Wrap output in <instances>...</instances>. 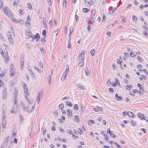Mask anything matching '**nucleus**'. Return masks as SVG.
Instances as JSON below:
<instances>
[{
    "instance_id": "1",
    "label": "nucleus",
    "mask_w": 148,
    "mask_h": 148,
    "mask_svg": "<svg viewBox=\"0 0 148 148\" xmlns=\"http://www.w3.org/2000/svg\"><path fill=\"white\" fill-rule=\"evenodd\" d=\"M25 98L27 101L29 102V104L28 107L27 108L25 107V108L24 109L26 110L27 112H28L30 113L33 111L34 109L35 106H31L32 104L30 103V100L27 97V96L25 97Z\"/></svg>"
},
{
    "instance_id": "2",
    "label": "nucleus",
    "mask_w": 148,
    "mask_h": 148,
    "mask_svg": "<svg viewBox=\"0 0 148 148\" xmlns=\"http://www.w3.org/2000/svg\"><path fill=\"white\" fill-rule=\"evenodd\" d=\"M66 66H67V67L66 69L65 72L63 74L61 78V80L62 81H63L64 80L66 77L67 74H68L69 71V66H68V65H67Z\"/></svg>"
},
{
    "instance_id": "3",
    "label": "nucleus",
    "mask_w": 148,
    "mask_h": 148,
    "mask_svg": "<svg viewBox=\"0 0 148 148\" xmlns=\"http://www.w3.org/2000/svg\"><path fill=\"white\" fill-rule=\"evenodd\" d=\"M3 11L5 14L7 16H10L11 12L10 10L7 7H5L3 8Z\"/></svg>"
},
{
    "instance_id": "4",
    "label": "nucleus",
    "mask_w": 148,
    "mask_h": 148,
    "mask_svg": "<svg viewBox=\"0 0 148 148\" xmlns=\"http://www.w3.org/2000/svg\"><path fill=\"white\" fill-rule=\"evenodd\" d=\"M2 96L3 99H5L7 97V91L6 89L4 88L3 91Z\"/></svg>"
},
{
    "instance_id": "5",
    "label": "nucleus",
    "mask_w": 148,
    "mask_h": 148,
    "mask_svg": "<svg viewBox=\"0 0 148 148\" xmlns=\"http://www.w3.org/2000/svg\"><path fill=\"white\" fill-rule=\"evenodd\" d=\"M26 34L27 36V38H29L30 37L33 38V36L32 35V33L31 32V30L29 29L26 30Z\"/></svg>"
},
{
    "instance_id": "6",
    "label": "nucleus",
    "mask_w": 148,
    "mask_h": 148,
    "mask_svg": "<svg viewBox=\"0 0 148 148\" xmlns=\"http://www.w3.org/2000/svg\"><path fill=\"white\" fill-rule=\"evenodd\" d=\"M10 74H11V76H14L15 75V69L14 68H11V69H10Z\"/></svg>"
},
{
    "instance_id": "7",
    "label": "nucleus",
    "mask_w": 148,
    "mask_h": 148,
    "mask_svg": "<svg viewBox=\"0 0 148 148\" xmlns=\"http://www.w3.org/2000/svg\"><path fill=\"white\" fill-rule=\"evenodd\" d=\"M3 55L4 56V60L5 61H7L8 60V56L7 52L4 51L3 52Z\"/></svg>"
},
{
    "instance_id": "8",
    "label": "nucleus",
    "mask_w": 148,
    "mask_h": 148,
    "mask_svg": "<svg viewBox=\"0 0 148 148\" xmlns=\"http://www.w3.org/2000/svg\"><path fill=\"white\" fill-rule=\"evenodd\" d=\"M6 119H2V125L4 129H5L6 126Z\"/></svg>"
},
{
    "instance_id": "9",
    "label": "nucleus",
    "mask_w": 148,
    "mask_h": 148,
    "mask_svg": "<svg viewBox=\"0 0 148 148\" xmlns=\"http://www.w3.org/2000/svg\"><path fill=\"white\" fill-rule=\"evenodd\" d=\"M107 132L108 134H110L112 137H115V135L112 134V132L110 130L109 128L107 129Z\"/></svg>"
},
{
    "instance_id": "10",
    "label": "nucleus",
    "mask_w": 148,
    "mask_h": 148,
    "mask_svg": "<svg viewBox=\"0 0 148 148\" xmlns=\"http://www.w3.org/2000/svg\"><path fill=\"white\" fill-rule=\"evenodd\" d=\"M14 99H16L17 97L18 94V90L17 89H15L14 91Z\"/></svg>"
},
{
    "instance_id": "11",
    "label": "nucleus",
    "mask_w": 148,
    "mask_h": 148,
    "mask_svg": "<svg viewBox=\"0 0 148 148\" xmlns=\"http://www.w3.org/2000/svg\"><path fill=\"white\" fill-rule=\"evenodd\" d=\"M138 117L140 118L141 119H144V116L142 114L139 113L137 114Z\"/></svg>"
},
{
    "instance_id": "12",
    "label": "nucleus",
    "mask_w": 148,
    "mask_h": 148,
    "mask_svg": "<svg viewBox=\"0 0 148 148\" xmlns=\"http://www.w3.org/2000/svg\"><path fill=\"white\" fill-rule=\"evenodd\" d=\"M85 74L88 76L90 74V70L88 69V68H86L85 69Z\"/></svg>"
},
{
    "instance_id": "13",
    "label": "nucleus",
    "mask_w": 148,
    "mask_h": 148,
    "mask_svg": "<svg viewBox=\"0 0 148 148\" xmlns=\"http://www.w3.org/2000/svg\"><path fill=\"white\" fill-rule=\"evenodd\" d=\"M67 113L68 116L69 117H71L72 116V112L71 110L68 109L67 110Z\"/></svg>"
},
{
    "instance_id": "14",
    "label": "nucleus",
    "mask_w": 148,
    "mask_h": 148,
    "mask_svg": "<svg viewBox=\"0 0 148 148\" xmlns=\"http://www.w3.org/2000/svg\"><path fill=\"white\" fill-rule=\"evenodd\" d=\"M127 115L130 117H134V114L131 112L129 111L127 112Z\"/></svg>"
},
{
    "instance_id": "15",
    "label": "nucleus",
    "mask_w": 148,
    "mask_h": 148,
    "mask_svg": "<svg viewBox=\"0 0 148 148\" xmlns=\"http://www.w3.org/2000/svg\"><path fill=\"white\" fill-rule=\"evenodd\" d=\"M85 55V52L83 51H82L79 55V58H85V57L84 56Z\"/></svg>"
},
{
    "instance_id": "16",
    "label": "nucleus",
    "mask_w": 148,
    "mask_h": 148,
    "mask_svg": "<svg viewBox=\"0 0 148 148\" xmlns=\"http://www.w3.org/2000/svg\"><path fill=\"white\" fill-rule=\"evenodd\" d=\"M81 110L83 113H85L86 112L85 108V105L83 104H82L81 106Z\"/></svg>"
},
{
    "instance_id": "17",
    "label": "nucleus",
    "mask_w": 148,
    "mask_h": 148,
    "mask_svg": "<svg viewBox=\"0 0 148 148\" xmlns=\"http://www.w3.org/2000/svg\"><path fill=\"white\" fill-rule=\"evenodd\" d=\"M40 36L38 33H37L35 35V36L34 35V37L33 39V41H34V39H35V38H38L39 39H40Z\"/></svg>"
},
{
    "instance_id": "18",
    "label": "nucleus",
    "mask_w": 148,
    "mask_h": 148,
    "mask_svg": "<svg viewBox=\"0 0 148 148\" xmlns=\"http://www.w3.org/2000/svg\"><path fill=\"white\" fill-rule=\"evenodd\" d=\"M45 18L44 17L43 18V21H42V24L43 25L46 27L47 26V25L46 22L45 21Z\"/></svg>"
},
{
    "instance_id": "19",
    "label": "nucleus",
    "mask_w": 148,
    "mask_h": 148,
    "mask_svg": "<svg viewBox=\"0 0 148 148\" xmlns=\"http://www.w3.org/2000/svg\"><path fill=\"white\" fill-rule=\"evenodd\" d=\"M65 103H66L67 106H70L71 107L73 105V104L71 103V102L70 101H66L65 102Z\"/></svg>"
},
{
    "instance_id": "20",
    "label": "nucleus",
    "mask_w": 148,
    "mask_h": 148,
    "mask_svg": "<svg viewBox=\"0 0 148 148\" xmlns=\"http://www.w3.org/2000/svg\"><path fill=\"white\" fill-rule=\"evenodd\" d=\"M136 122L133 120H132L131 121V123L132 125L134 126L136 125Z\"/></svg>"
},
{
    "instance_id": "21",
    "label": "nucleus",
    "mask_w": 148,
    "mask_h": 148,
    "mask_svg": "<svg viewBox=\"0 0 148 148\" xmlns=\"http://www.w3.org/2000/svg\"><path fill=\"white\" fill-rule=\"evenodd\" d=\"M92 22L91 21L90 23V24L88 26V27H87V30L88 31L90 32V26L92 25Z\"/></svg>"
},
{
    "instance_id": "22",
    "label": "nucleus",
    "mask_w": 148,
    "mask_h": 148,
    "mask_svg": "<svg viewBox=\"0 0 148 148\" xmlns=\"http://www.w3.org/2000/svg\"><path fill=\"white\" fill-rule=\"evenodd\" d=\"M19 0H15L14 3V5H18L19 4Z\"/></svg>"
},
{
    "instance_id": "23",
    "label": "nucleus",
    "mask_w": 148,
    "mask_h": 148,
    "mask_svg": "<svg viewBox=\"0 0 148 148\" xmlns=\"http://www.w3.org/2000/svg\"><path fill=\"white\" fill-rule=\"evenodd\" d=\"M95 49L91 50L90 51V53L92 56H93L95 54Z\"/></svg>"
},
{
    "instance_id": "24",
    "label": "nucleus",
    "mask_w": 148,
    "mask_h": 148,
    "mask_svg": "<svg viewBox=\"0 0 148 148\" xmlns=\"http://www.w3.org/2000/svg\"><path fill=\"white\" fill-rule=\"evenodd\" d=\"M12 20L13 21H14V22H19V23H22L23 22V21L22 20H18V21H17L16 20V19H12Z\"/></svg>"
},
{
    "instance_id": "25",
    "label": "nucleus",
    "mask_w": 148,
    "mask_h": 148,
    "mask_svg": "<svg viewBox=\"0 0 148 148\" xmlns=\"http://www.w3.org/2000/svg\"><path fill=\"white\" fill-rule=\"evenodd\" d=\"M89 10L88 8H84L83 9V11L84 13H87L88 12Z\"/></svg>"
},
{
    "instance_id": "26",
    "label": "nucleus",
    "mask_w": 148,
    "mask_h": 148,
    "mask_svg": "<svg viewBox=\"0 0 148 148\" xmlns=\"http://www.w3.org/2000/svg\"><path fill=\"white\" fill-rule=\"evenodd\" d=\"M130 55L132 57H134L136 56L135 54L133 53L132 51L130 53Z\"/></svg>"
},
{
    "instance_id": "27",
    "label": "nucleus",
    "mask_w": 148,
    "mask_h": 148,
    "mask_svg": "<svg viewBox=\"0 0 148 148\" xmlns=\"http://www.w3.org/2000/svg\"><path fill=\"white\" fill-rule=\"evenodd\" d=\"M19 118H20L19 120H20V123H21L23 120V116H22L21 114H20L19 115Z\"/></svg>"
},
{
    "instance_id": "28",
    "label": "nucleus",
    "mask_w": 148,
    "mask_h": 148,
    "mask_svg": "<svg viewBox=\"0 0 148 148\" xmlns=\"http://www.w3.org/2000/svg\"><path fill=\"white\" fill-rule=\"evenodd\" d=\"M46 33H47V32L46 30H43L42 32V34L45 38V37L46 36Z\"/></svg>"
},
{
    "instance_id": "29",
    "label": "nucleus",
    "mask_w": 148,
    "mask_h": 148,
    "mask_svg": "<svg viewBox=\"0 0 148 148\" xmlns=\"http://www.w3.org/2000/svg\"><path fill=\"white\" fill-rule=\"evenodd\" d=\"M84 62H79L78 64V66L79 67H82L84 64Z\"/></svg>"
},
{
    "instance_id": "30",
    "label": "nucleus",
    "mask_w": 148,
    "mask_h": 148,
    "mask_svg": "<svg viewBox=\"0 0 148 148\" xmlns=\"http://www.w3.org/2000/svg\"><path fill=\"white\" fill-rule=\"evenodd\" d=\"M132 18L133 21H137V18L135 15H133Z\"/></svg>"
},
{
    "instance_id": "31",
    "label": "nucleus",
    "mask_w": 148,
    "mask_h": 148,
    "mask_svg": "<svg viewBox=\"0 0 148 148\" xmlns=\"http://www.w3.org/2000/svg\"><path fill=\"white\" fill-rule=\"evenodd\" d=\"M125 86V88L126 89L130 90L132 86V85L130 84V85H127Z\"/></svg>"
},
{
    "instance_id": "32",
    "label": "nucleus",
    "mask_w": 148,
    "mask_h": 148,
    "mask_svg": "<svg viewBox=\"0 0 148 148\" xmlns=\"http://www.w3.org/2000/svg\"><path fill=\"white\" fill-rule=\"evenodd\" d=\"M10 31H9L8 32V33L7 34L8 38H12V36L10 34Z\"/></svg>"
},
{
    "instance_id": "33",
    "label": "nucleus",
    "mask_w": 148,
    "mask_h": 148,
    "mask_svg": "<svg viewBox=\"0 0 148 148\" xmlns=\"http://www.w3.org/2000/svg\"><path fill=\"white\" fill-rule=\"evenodd\" d=\"M104 136L105 137V139L106 140H108V136L107 134H104Z\"/></svg>"
},
{
    "instance_id": "34",
    "label": "nucleus",
    "mask_w": 148,
    "mask_h": 148,
    "mask_svg": "<svg viewBox=\"0 0 148 148\" xmlns=\"http://www.w3.org/2000/svg\"><path fill=\"white\" fill-rule=\"evenodd\" d=\"M8 40L9 42L11 43V44H13L14 43V40H12V38H8Z\"/></svg>"
},
{
    "instance_id": "35",
    "label": "nucleus",
    "mask_w": 148,
    "mask_h": 148,
    "mask_svg": "<svg viewBox=\"0 0 148 148\" xmlns=\"http://www.w3.org/2000/svg\"><path fill=\"white\" fill-rule=\"evenodd\" d=\"M74 119L76 122H79L78 117V116H77V115H75V116Z\"/></svg>"
},
{
    "instance_id": "36",
    "label": "nucleus",
    "mask_w": 148,
    "mask_h": 148,
    "mask_svg": "<svg viewBox=\"0 0 148 148\" xmlns=\"http://www.w3.org/2000/svg\"><path fill=\"white\" fill-rule=\"evenodd\" d=\"M77 86H78V87L82 89H83L84 88V87H83V85H82L81 84H78L77 85Z\"/></svg>"
},
{
    "instance_id": "37",
    "label": "nucleus",
    "mask_w": 148,
    "mask_h": 148,
    "mask_svg": "<svg viewBox=\"0 0 148 148\" xmlns=\"http://www.w3.org/2000/svg\"><path fill=\"white\" fill-rule=\"evenodd\" d=\"M64 105L63 104H60L59 106V108L60 109H62L64 108Z\"/></svg>"
},
{
    "instance_id": "38",
    "label": "nucleus",
    "mask_w": 148,
    "mask_h": 148,
    "mask_svg": "<svg viewBox=\"0 0 148 148\" xmlns=\"http://www.w3.org/2000/svg\"><path fill=\"white\" fill-rule=\"evenodd\" d=\"M78 106L77 104H76L74 105V109L75 110H78Z\"/></svg>"
},
{
    "instance_id": "39",
    "label": "nucleus",
    "mask_w": 148,
    "mask_h": 148,
    "mask_svg": "<svg viewBox=\"0 0 148 148\" xmlns=\"http://www.w3.org/2000/svg\"><path fill=\"white\" fill-rule=\"evenodd\" d=\"M28 70L29 71V72L30 74L32 76H33V75H34V72H33L32 70L31 69H28Z\"/></svg>"
},
{
    "instance_id": "40",
    "label": "nucleus",
    "mask_w": 148,
    "mask_h": 148,
    "mask_svg": "<svg viewBox=\"0 0 148 148\" xmlns=\"http://www.w3.org/2000/svg\"><path fill=\"white\" fill-rule=\"evenodd\" d=\"M42 95V92L41 91L38 92L37 93V97H38L39 98H40V96Z\"/></svg>"
},
{
    "instance_id": "41",
    "label": "nucleus",
    "mask_w": 148,
    "mask_h": 148,
    "mask_svg": "<svg viewBox=\"0 0 148 148\" xmlns=\"http://www.w3.org/2000/svg\"><path fill=\"white\" fill-rule=\"evenodd\" d=\"M137 86L138 87H139V90H141L143 88V87H141L142 85H140L139 83L137 84Z\"/></svg>"
},
{
    "instance_id": "42",
    "label": "nucleus",
    "mask_w": 148,
    "mask_h": 148,
    "mask_svg": "<svg viewBox=\"0 0 148 148\" xmlns=\"http://www.w3.org/2000/svg\"><path fill=\"white\" fill-rule=\"evenodd\" d=\"M19 13L20 14L23 15V10L22 9H20L19 10Z\"/></svg>"
},
{
    "instance_id": "43",
    "label": "nucleus",
    "mask_w": 148,
    "mask_h": 148,
    "mask_svg": "<svg viewBox=\"0 0 148 148\" xmlns=\"http://www.w3.org/2000/svg\"><path fill=\"white\" fill-rule=\"evenodd\" d=\"M27 6L29 9H31L32 8V5L31 3H28L27 4Z\"/></svg>"
},
{
    "instance_id": "44",
    "label": "nucleus",
    "mask_w": 148,
    "mask_h": 148,
    "mask_svg": "<svg viewBox=\"0 0 148 148\" xmlns=\"http://www.w3.org/2000/svg\"><path fill=\"white\" fill-rule=\"evenodd\" d=\"M114 143L115 145H116V146L118 148H121V147L120 145H119L118 144H117V143L116 142H114Z\"/></svg>"
},
{
    "instance_id": "45",
    "label": "nucleus",
    "mask_w": 148,
    "mask_h": 148,
    "mask_svg": "<svg viewBox=\"0 0 148 148\" xmlns=\"http://www.w3.org/2000/svg\"><path fill=\"white\" fill-rule=\"evenodd\" d=\"M106 16L105 14H103V18L102 19V21H104L106 20Z\"/></svg>"
},
{
    "instance_id": "46",
    "label": "nucleus",
    "mask_w": 148,
    "mask_h": 148,
    "mask_svg": "<svg viewBox=\"0 0 148 148\" xmlns=\"http://www.w3.org/2000/svg\"><path fill=\"white\" fill-rule=\"evenodd\" d=\"M116 99L117 100H120L122 99V98L121 96H118Z\"/></svg>"
},
{
    "instance_id": "47",
    "label": "nucleus",
    "mask_w": 148,
    "mask_h": 148,
    "mask_svg": "<svg viewBox=\"0 0 148 148\" xmlns=\"http://www.w3.org/2000/svg\"><path fill=\"white\" fill-rule=\"evenodd\" d=\"M39 66L40 68H42L43 67V64L41 61L39 62Z\"/></svg>"
},
{
    "instance_id": "48",
    "label": "nucleus",
    "mask_w": 148,
    "mask_h": 148,
    "mask_svg": "<svg viewBox=\"0 0 148 148\" xmlns=\"http://www.w3.org/2000/svg\"><path fill=\"white\" fill-rule=\"evenodd\" d=\"M78 132L80 134H82L83 133V132L80 128L79 129Z\"/></svg>"
},
{
    "instance_id": "49",
    "label": "nucleus",
    "mask_w": 148,
    "mask_h": 148,
    "mask_svg": "<svg viewBox=\"0 0 148 148\" xmlns=\"http://www.w3.org/2000/svg\"><path fill=\"white\" fill-rule=\"evenodd\" d=\"M115 81L117 84L119 85H120L119 84V80H118V79H116L115 80Z\"/></svg>"
},
{
    "instance_id": "50",
    "label": "nucleus",
    "mask_w": 148,
    "mask_h": 148,
    "mask_svg": "<svg viewBox=\"0 0 148 148\" xmlns=\"http://www.w3.org/2000/svg\"><path fill=\"white\" fill-rule=\"evenodd\" d=\"M79 62H84V58H79Z\"/></svg>"
},
{
    "instance_id": "51",
    "label": "nucleus",
    "mask_w": 148,
    "mask_h": 148,
    "mask_svg": "<svg viewBox=\"0 0 148 148\" xmlns=\"http://www.w3.org/2000/svg\"><path fill=\"white\" fill-rule=\"evenodd\" d=\"M34 68L36 69L37 71H38V72H41V70L40 69L38 68L36 66H34Z\"/></svg>"
},
{
    "instance_id": "52",
    "label": "nucleus",
    "mask_w": 148,
    "mask_h": 148,
    "mask_svg": "<svg viewBox=\"0 0 148 148\" xmlns=\"http://www.w3.org/2000/svg\"><path fill=\"white\" fill-rule=\"evenodd\" d=\"M127 114V112L126 111H124L123 112L122 115L124 116L126 115Z\"/></svg>"
},
{
    "instance_id": "53",
    "label": "nucleus",
    "mask_w": 148,
    "mask_h": 148,
    "mask_svg": "<svg viewBox=\"0 0 148 148\" xmlns=\"http://www.w3.org/2000/svg\"><path fill=\"white\" fill-rule=\"evenodd\" d=\"M93 1H92V0H90V2H88L89 4L90 5L94 3L93 1L94 0H93Z\"/></svg>"
},
{
    "instance_id": "54",
    "label": "nucleus",
    "mask_w": 148,
    "mask_h": 148,
    "mask_svg": "<svg viewBox=\"0 0 148 148\" xmlns=\"http://www.w3.org/2000/svg\"><path fill=\"white\" fill-rule=\"evenodd\" d=\"M97 108L101 111H102L103 110V108L102 107H100L99 106H97Z\"/></svg>"
},
{
    "instance_id": "55",
    "label": "nucleus",
    "mask_w": 148,
    "mask_h": 148,
    "mask_svg": "<svg viewBox=\"0 0 148 148\" xmlns=\"http://www.w3.org/2000/svg\"><path fill=\"white\" fill-rule=\"evenodd\" d=\"M72 134L73 138H74L76 139L77 138H78V136H76L75 135L73 134Z\"/></svg>"
},
{
    "instance_id": "56",
    "label": "nucleus",
    "mask_w": 148,
    "mask_h": 148,
    "mask_svg": "<svg viewBox=\"0 0 148 148\" xmlns=\"http://www.w3.org/2000/svg\"><path fill=\"white\" fill-rule=\"evenodd\" d=\"M75 18H76V21L77 22L78 21V18H79V17L77 15H76V14L75 15Z\"/></svg>"
},
{
    "instance_id": "57",
    "label": "nucleus",
    "mask_w": 148,
    "mask_h": 148,
    "mask_svg": "<svg viewBox=\"0 0 148 148\" xmlns=\"http://www.w3.org/2000/svg\"><path fill=\"white\" fill-rule=\"evenodd\" d=\"M117 62L120 65H121V62L120 60L119 59H117L116 60Z\"/></svg>"
},
{
    "instance_id": "58",
    "label": "nucleus",
    "mask_w": 148,
    "mask_h": 148,
    "mask_svg": "<svg viewBox=\"0 0 148 148\" xmlns=\"http://www.w3.org/2000/svg\"><path fill=\"white\" fill-rule=\"evenodd\" d=\"M40 101V98H39L38 97H37V103L38 104L39 103Z\"/></svg>"
},
{
    "instance_id": "59",
    "label": "nucleus",
    "mask_w": 148,
    "mask_h": 148,
    "mask_svg": "<svg viewBox=\"0 0 148 148\" xmlns=\"http://www.w3.org/2000/svg\"><path fill=\"white\" fill-rule=\"evenodd\" d=\"M71 42L69 41V42H68V48H71Z\"/></svg>"
},
{
    "instance_id": "60",
    "label": "nucleus",
    "mask_w": 148,
    "mask_h": 148,
    "mask_svg": "<svg viewBox=\"0 0 148 148\" xmlns=\"http://www.w3.org/2000/svg\"><path fill=\"white\" fill-rule=\"evenodd\" d=\"M67 132L69 134H72V132L71 130H70L69 129L67 130Z\"/></svg>"
},
{
    "instance_id": "61",
    "label": "nucleus",
    "mask_w": 148,
    "mask_h": 148,
    "mask_svg": "<svg viewBox=\"0 0 148 148\" xmlns=\"http://www.w3.org/2000/svg\"><path fill=\"white\" fill-rule=\"evenodd\" d=\"M143 34L145 36H147V32L145 31H144L143 32Z\"/></svg>"
},
{
    "instance_id": "62",
    "label": "nucleus",
    "mask_w": 148,
    "mask_h": 148,
    "mask_svg": "<svg viewBox=\"0 0 148 148\" xmlns=\"http://www.w3.org/2000/svg\"><path fill=\"white\" fill-rule=\"evenodd\" d=\"M124 55L125 56V58H128L129 56L128 54L127 53H125Z\"/></svg>"
},
{
    "instance_id": "63",
    "label": "nucleus",
    "mask_w": 148,
    "mask_h": 148,
    "mask_svg": "<svg viewBox=\"0 0 148 148\" xmlns=\"http://www.w3.org/2000/svg\"><path fill=\"white\" fill-rule=\"evenodd\" d=\"M109 90L111 92H113L114 91L113 89L112 88H109Z\"/></svg>"
},
{
    "instance_id": "64",
    "label": "nucleus",
    "mask_w": 148,
    "mask_h": 148,
    "mask_svg": "<svg viewBox=\"0 0 148 148\" xmlns=\"http://www.w3.org/2000/svg\"><path fill=\"white\" fill-rule=\"evenodd\" d=\"M145 14L147 16H148V11H145L144 12Z\"/></svg>"
}]
</instances>
